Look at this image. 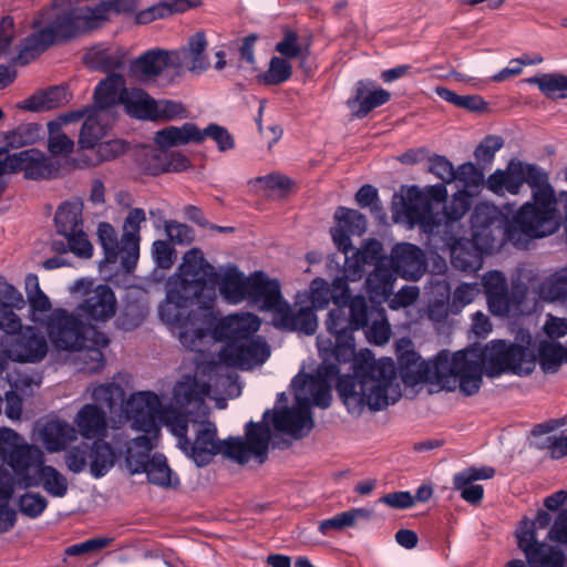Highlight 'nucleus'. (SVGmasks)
<instances>
[{"label": "nucleus", "instance_id": "nucleus-8", "mask_svg": "<svg viewBox=\"0 0 567 567\" xmlns=\"http://www.w3.org/2000/svg\"><path fill=\"white\" fill-rule=\"evenodd\" d=\"M505 213L489 203H478L471 216L472 238L445 239L452 265L462 271H476L483 265V256L497 246L509 243L505 237Z\"/></svg>", "mask_w": 567, "mask_h": 567}, {"label": "nucleus", "instance_id": "nucleus-15", "mask_svg": "<svg viewBox=\"0 0 567 567\" xmlns=\"http://www.w3.org/2000/svg\"><path fill=\"white\" fill-rule=\"evenodd\" d=\"M213 319H215V315H213V317H202V315L195 316L196 324L203 327L212 337L205 340L200 346V349H189L190 351L204 353L206 347L217 340L238 342L254 338L261 324L260 319L256 315L241 312L229 315L220 319L212 330L210 324Z\"/></svg>", "mask_w": 567, "mask_h": 567}, {"label": "nucleus", "instance_id": "nucleus-53", "mask_svg": "<svg viewBox=\"0 0 567 567\" xmlns=\"http://www.w3.org/2000/svg\"><path fill=\"white\" fill-rule=\"evenodd\" d=\"M346 306L349 308V315L355 330L362 329L367 326V323L372 319V310L381 309L380 307H370L363 296L357 295L351 297L350 293Z\"/></svg>", "mask_w": 567, "mask_h": 567}, {"label": "nucleus", "instance_id": "nucleus-30", "mask_svg": "<svg viewBox=\"0 0 567 567\" xmlns=\"http://www.w3.org/2000/svg\"><path fill=\"white\" fill-rule=\"evenodd\" d=\"M396 276L386 264V257L381 258L373 265V270L368 274L364 282L365 291L373 303L385 302L393 293Z\"/></svg>", "mask_w": 567, "mask_h": 567}, {"label": "nucleus", "instance_id": "nucleus-11", "mask_svg": "<svg viewBox=\"0 0 567 567\" xmlns=\"http://www.w3.org/2000/svg\"><path fill=\"white\" fill-rule=\"evenodd\" d=\"M553 518L539 511L534 519L524 518L516 528L518 548L529 567H567V547L549 535ZM504 567H527L520 559H512Z\"/></svg>", "mask_w": 567, "mask_h": 567}, {"label": "nucleus", "instance_id": "nucleus-2", "mask_svg": "<svg viewBox=\"0 0 567 567\" xmlns=\"http://www.w3.org/2000/svg\"><path fill=\"white\" fill-rule=\"evenodd\" d=\"M279 281L262 271L246 276L236 265L228 262L219 267L210 265L198 248L183 256L176 272L166 282L165 300L158 307V317L186 349H200L209 333L196 324L195 306L202 317H213L217 299L229 305L247 301L265 310Z\"/></svg>", "mask_w": 567, "mask_h": 567}, {"label": "nucleus", "instance_id": "nucleus-58", "mask_svg": "<svg viewBox=\"0 0 567 567\" xmlns=\"http://www.w3.org/2000/svg\"><path fill=\"white\" fill-rule=\"evenodd\" d=\"M334 219L352 235L360 236L367 229L364 215L355 209L339 207L334 213Z\"/></svg>", "mask_w": 567, "mask_h": 567}, {"label": "nucleus", "instance_id": "nucleus-29", "mask_svg": "<svg viewBox=\"0 0 567 567\" xmlns=\"http://www.w3.org/2000/svg\"><path fill=\"white\" fill-rule=\"evenodd\" d=\"M148 435H141L130 439L125 434L124 461L131 474H142L151 462L150 453L158 440L159 429L156 432H145Z\"/></svg>", "mask_w": 567, "mask_h": 567}, {"label": "nucleus", "instance_id": "nucleus-41", "mask_svg": "<svg viewBox=\"0 0 567 567\" xmlns=\"http://www.w3.org/2000/svg\"><path fill=\"white\" fill-rule=\"evenodd\" d=\"M86 392L90 394L94 404L100 406L104 405L110 411H112L118 402H121L122 412L125 419L132 423V420L126 415L124 411V404L131 399L134 394L132 393L126 400H124V389L114 382L109 383H93L87 388Z\"/></svg>", "mask_w": 567, "mask_h": 567}, {"label": "nucleus", "instance_id": "nucleus-49", "mask_svg": "<svg viewBox=\"0 0 567 567\" xmlns=\"http://www.w3.org/2000/svg\"><path fill=\"white\" fill-rule=\"evenodd\" d=\"M24 288H25V295L27 300L30 307V310L33 315L35 313H50L53 311L51 310L52 303L50 298L42 291L39 284V278L34 274H29L25 277L24 281Z\"/></svg>", "mask_w": 567, "mask_h": 567}, {"label": "nucleus", "instance_id": "nucleus-55", "mask_svg": "<svg viewBox=\"0 0 567 567\" xmlns=\"http://www.w3.org/2000/svg\"><path fill=\"white\" fill-rule=\"evenodd\" d=\"M150 483L167 487L171 485L172 471L163 454H154L144 472Z\"/></svg>", "mask_w": 567, "mask_h": 567}, {"label": "nucleus", "instance_id": "nucleus-24", "mask_svg": "<svg viewBox=\"0 0 567 567\" xmlns=\"http://www.w3.org/2000/svg\"><path fill=\"white\" fill-rule=\"evenodd\" d=\"M207 45L205 33L196 32L189 37L184 47L168 51L172 59V69L177 74L185 70L193 73L206 71L209 68V60L206 54Z\"/></svg>", "mask_w": 567, "mask_h": 567}, {"label": "nucleus", "instance_id": "nucleus-3", "mask_svg": "<svg viewBox=\"0 0 567 567\" xmlns=\"http://www.w3.org/2000/svg\"><path fill=\"white\" fill-rule=\"evenodd\" d=\"M71 292H81L82 301L74 311L55 308L42 322L52 346L62 351H84V369L97 373L105 367L103 350L110 338L101 326L111 320L117 309V299L107 285H94L80 278Z\"/></svg>", "mask_w": 567, "mask_h": 567}, {"label": "nucleus", "instance_id": "nucleus-20", "mask_svg": "<svg viewBox=\"0 0 567 567\" xmlns=\"http://www.w3.org/2000/svg\"><path fill=\"white\" fill-rule=\"evenodd\" d=\"M386 264L396 277L408 281H417L426 271L427 261L424 251L411 243H396L386 257Z\"/></svg>", "mask_w": 567, "mask_h": 567}, {"label": "nucleus", "instance_id": "nucleus-27", "mask_svg": "<svg viewBox=\"0 0 567 567\" xmlns=\"http://www.w3.org/2000/svg\"><path fill=\"white\" fill-rule=\"evenodd\" d=\"M13 173L23 172L29 179L50 178L56 172L53 161L37 148H28L10 154Z\"/></svg>", "mask_w": 567, "mask_h": 567}, {"label": "nucleus", "instance_id": "nucleus-25", "mask_svg": "<svg viewBox=\"0 0 567 567\" xmlns=\"http://www.w3.org/2000/svg\"><path fill=\"white\" fill-rule=\"evenodd\" d=\"M167 68H172L169 52L162 49H151L131 61L128 74L138 83H153Z\"/></svg>", "mask_w": 567, "mask_h": 567}, {"label": "nucleus", "instance_id": "nucleus-51", "mask_svg": "<svg viewBox=\"0 0 567 567\" xmlns=\"http://www.w3.org/2000/svg\"><path fill=\"white\" fill-rule=\"evenodd\" d=\"M435 93L442 100L471 112H482L487 109V102L480 95H458L444 86H437Z\"/></svg>", "mask_w": 567, "mask_h": 567}, {"label": "nucleus", "instance_id": "nucleus-46", "mask_svg": "<svg viewBox=\"0 0 567 567\" xmlns=\"http://www.w3.org/2000/svg\"><path fill=\"white\" fill-rule=\"evenodd\" d=\"M529 84L537 85L547 97L567 99V75L560 73H543L525 80Z\"/></svg>", "mask_w": 567, "mask_h": 567}, {"label": "nucleus", "instance_id": "nucleus-21", "mask_svg": "<svg viewBox=\"0 0 567 567\" xmlns=\"http://www.w3.org/2000/svg\"><path fill=\"white\" fill-rule=\"evenodd\" d=\"M347 306H336L327 316L326 326L334 338L332 355L338 363H347L355 352L353 332L357 331L352 324L350 315L346 312Z\"/></svg>", "mask_w": 567, "mask_h": 567}, {"label": "nucleus", "instance_id": "nucleus-50", "mask_svg": "<svg viewBox=\"0 0 567 567\" xmlns=\"http://www.w3.org/2000/svg\"><path fill=\"white\" fill-rule=\"evenodd\" d=\"M538 357L545 372H555L564 362H567V348L558 342H542Z\"/></svg>", "mask_w": 567, "mask_h": 567}, {"label": "nucleus", "instance_id": "nucleus-34", "mask_svg": "<svg viewBox=\"0 0 567 567\" xmlns=\"http://www.w3.org/2000/svg\"><path fill=\"white\" fill-rule=\"evenodd\" d=\"M84 60L90 69L111 74L126 65L127 51L121 45L100 43L85 53Z\"/></svg>", "mask_w": 567, "mask_h": 567}, {"label": "nucleus", "instance_id": "nucleus-45", "mask_svg": "<svg viewBox=\"0 0 567 567\" xmlns=\"http://www.w3.org/2000/svg\"><path fill=\"white\" fill-rule=\"evenodd\" d=\"M42 136V126L38 123L21 124L14 130L2 133L0 137L6 143L2 148H20L25 145L34 144Z\"/></svg>", "mask_w": 567, "mask_h": 567}, {"label": "nucleus", "instance_id": "nucleus-18", "mask_svg": "<svg viewBox=\"0 0 567 567\" xmlns=\"http://www.w3.org/2000/svg\"><path fill=\"white\" fill-rule=\"evenodd\" d=\"M82 210V203L65 202L58 208L54 221L58 234L68 240L69 250L79 257L89 258L93 247L83 231Z\"/></svg>", "mask_w": 567, "mask_h": 567}, {"label": "nucleus", "instance_id": "nucleus-52", "mask_svg": "<svg viewBox=\"0 0 567 567\" xmlns=\"http://www.w3.org/2000/svg\"><path fill=\"white\" fill-rule=\"evenodd\" d=\"M291 74L292 66L285 58L272 56L268 70L257 78L258 82L262 84L277 85L286 82Z\"/></svg>", "mask_w": 567, "mask_h": 567}, {"label": "nucleus", "instance_id": "nucleus-28", "mask_svg": "<svg viewBox=\"0 0 567 567\" xmlns=\"http://www.w3.org/2000/svg\"><path fill=\"white\" fill-rule=\"evenodd\" d=\"M383 254V246L377 239L364 240L360 248L348 252L343 265L346 281H358L362 279L367 265H374Z\"/></svg>", "mask_w": 567, "mask_h": 567}, {"label": "nucleus", "instance_id": "nucleus-26", "mask_svg": "<svg viewBox=\"0 0 567 567\" xmlns=\"http://www.w3.org/2000/svg\"><path fill=\"white\" fill-rule=\"evenodd\" d=\"M308 299L313 310H323L332 301L336 306H346L349 300V285L343 278H334L331 284L317 277L311 280Z\"/></svg>", "mask_w": 567, "mask_h": 567}, {"label": "nucleus", "instance_id": "nucleus-36", "mask_svg": "<svg viewBox=\"0 0 567 567\" xmlns=\"http://www.w3.org/2000/svg\"><path fill=\"white\" fill-rule=\"evenodd\" d=\"M84 113V111L69 112L48 123V148L51 154L66 155L73 151L74 142L62 131V126L83 118Z\"/></svg>", "mask_w": 567, "mask_h": 567}, {"label": "nucleus", "instance_id": "nucleus-12", "mask_svg": "<svg viewBox=\"0 0 567 567\" xmlns=\"http://www.w3.org/2000/svg\"><path fill=\"white\" fill-rule=\"evenodd\" d=\"M400 373L406 385L432 383L446 391L460 389L458 367L455 352L440 351L431 360H422L411 340L402 338L395 344Z\"/></svg>", "mask_w": 567, "mask_h": 567}, {"label": "nucleus", "instance_id": "nucleus-19", "mask_svg": "<svg viewBox=\"0 0 567 567\" xmlns=\"http://www.w3.org/2000/svg\"><path fill=\"white\" fill-rule=\"evenodd\" d=\"M16 485L23 489L41 486L48 495L55 498L64 497L69 491L66 476L54 466L45 464L43 452L41 463L32 462V470H27Z\"/></svg>", "mask_w": 567, "mask_h": 567}, {"label": "nucleus", "instance_id": "nucleus-47", "mask_svg": "<svg viewBox=\"0 0 567 567\" xmlns=\"http://www.w3.org/2000/svg\"><path fill=\"white\" fill-rule=\"evenodd\" d=\"M539 295L551 302L567 299V266L559 268L542 282Z\"/></svg>", "mask_w": 567, "mask_h": 567}, {"label": "nucleus", "instance_id": "nucleus-14", "mask_svg": "<svg viewBox=\"0 0 567 567\" xmlns=\"http://www.w3.org/2000/svg\"><path fill=\"white\" fill-rule=\"evenodd\" d=\"M482 287L488 311L499 318H507L520 311L526 300L527 289L522 284L508 287L505 275L499 270H489L482 277Z\"/></svg>", "mask_w": 567, "mask_h": 567}, {"label": "nucleus", "instance_id": "nucleus-35", "mask_svg": "<svg viewBox=\"0 0 567 567\" xmlns=\"http://www.w3.org/2000/svg\"><path fill=\"white\" fill-rule=\"evenodd\" d=\"M40 439L44 449L50 453L64 451L69 444L78 439L74 426L64 420L48 421L40 431Z\"/></svg>", "mask_w": 567, "mask_h": 567}, {"label": "nucleus", "instance_id": "nucleus-56", "mask_svg": "<svg viewBox=\"0 0 567 567\" xmlns=\"http://www.w3.org/2000/svg\"><path fill=\"white\" fill-rule=\"evenodd\" d=\"M436 289L440 290V295L442 298L430 301L426 310V316L433 323H442L446 320L449 312L451 310V289L447 284L436 285Z\"/></svg>", "mask_w": 567, "mask_h": 567}, {"label": "nucleus", "instance_id": "nucleus-6", "mask_svg": "<svg viewBox=\"0 0 567 567\" xmlns=\"http://www.w3.org/2000/svg\"><path fill=\"white\" fill-rule=\"evenodd\" d=\"M520 342L494 339L485 346H472L455 352L458 367L460 391L466 395L477 393L483 374L498 378L506 373L528 375L535 369V357L529 349L532 337L519 333Z\"/></svg>", "mask_w": 567, "mask_h": 567}, {"label": "nucleus", "instance_id": "nucleus-16", "mask_svg": "<svg viewBox=\"0 0 567 567\" xmlns=\"http://www.w3.org/2000/svg\"><path fill=\"white\" fill-rule=\"evenodd\" d=\"M270 300L264 311L272 315V324L280 330L289 332H299L306 336H312L318 328V318L311 307H301L293 310L288 301L281 295V287L278 284L274 289Z\"/></svg>", "mask_w": 567, "mask_h": 567}, {"label": "nucleus", "instance_id": "nucleus-60", "mask_svg": "<svg viewBox=\"0 0 567 567\" xmlns=\"http://www.w3.org/2000/svg\"><path fill=\"white\" fill-rule=\"evenodd\" d=\"M481 286L478 282H462L458 285L453 293L451 300V311L458 313L463 308L474 301V299L481 292Z\"/></svg>", "mask_w": 567, "mask_h": 567}, {"label": "nucleus", "instance_id": "nucleus-1", "mask_svg": "<svg viewBox=\"0 0 567 567\" xmlns=\"http://www.w3.org/2000/svg\"><path fill=\"white\" fill-rule=\"evenodd\" d=\"M212 384L204 380L183 375L173 388V406H164L161 398L152 391L135 392L124 404L126 415L132 420V429L141 432H156L165 425L177 437V446L197 466L207 465L215 455L246 464L256 460L259 464L267 458L271 431L266 423L246 424V440L217 437L216 424L209 421L205 399L210 396Z\"/></svg>", "mask_w": 567, "mask_h": 567}, {"label": "nucleus", "instance_id": "nucleus-57", "mask_svg": "<svg viewBox=\"0 0 567 567\" xmlns=\"http://www.w3.org/2000/svg\"><path fill=\"white\" fill-rule=\"evenodd\" d=\"M186 117L187 111L181 102L171 100H154L151 121H174L177 118Z\"/></svg>", "mask_w": 567, "mask_h": 567}, {"label": "nucleus", "instance_id": "nucleus-40", "mask_svg": "<svg viewBox=\"0 0 567 567\" xmlns=\"http://www.w3.org/2000/svg\"><path fill=\"white\" fill-rule=\"evenodd\" d=\"M69 101V93L63 86H53L40 91L18 104L19 109L42 112L59 107Z\"/></svg>", "mask_w": 567, "mask_h": 567}, {"label": "nucleus", "instance_id": "nucleus-7", "mask_svg": "<svg viewBox=\"0 0 567 567\" xmlns=\"http://www.w3.org/2000/svg\"><path fill=\"white\" fill-rule=\"evenodd\" d=\"M523 183L532 189V199L520 206L512 220L506 217L505 237L519 249H526L533 239L553 235L560 225L557 199L548 176L534 164L517 163Z\"/></svg>", "mask_w": 567, "mask_h": 567}, {"label": "nucleus", "instance_id": "nucleus-13", "mask_svg": "<svg viewBox=\"0 0 567 567\" xmlns=\"http://www.w3.org/2000/svg\"><path fill=\"white\" fill-rule=\"evenodd\" d=\"M447 190L444 185L431 187L429 194L422 192L417 186L408 187L393 200V218L395 223L403 224L408 228L420 226L423 233L429 235L440 234L441 224L432 210L430 197L435 200H445Z\"/></svg>", "mask_w": 567, "mask_h": 567}, {"label": "nucleus", "instance_id": "nucleus-38", "mask_svg": "<svg viewBox=\"0 0 567 567\" xmlns=\"http://www.w3.org/2000/svg\"><path fill=\"white\" fill-rule=\"evenodd\" d=\"M154 142L162 151L189 143L200 144L199 127L190 122L182 126H167L155 133Z\"/></svg>", "mask_w": 567, "mask_h": 567}, {"label": "nucleus", "instance_id": "nucleus-48", "mask_svg": "<svg viewBox=\"0 0 567 567\" xmlns=\"http://www.w3.org/2000/svg\"><path fill=\"white\" fill-rule=\"evenodd\" d=\"M371 315L372 319L364 327L365 338L370 343L383 346L389 342L392 334L385 310L383 308L374 309Z\"/></svg>", "mask_w": 567, "mask_h": 567}, {"label": "nucleus", "instance_id": "nucleus-10", "mask_svg": "<svg viewBox=\"0 0 567 567\" xmlns=\"http://www.w3.org/2000/svg\"><path fill=\"white\" fill-rule=\"evenodd\" d=\"M290 385L295 395V406L277 409L271 421L276 431L301 439L313 426L310 408L315 405L327 409L332 396L324 382H320L313 374L300 372L293 377Z\"/></svg>", "mask_w": 567, "mask_h": 567}, {"label": "nucleus", "instance_id": "nucleus-43", "mask_svg": "<svg viewBox=\"0 0 567 567\" xmlns=\"http://www.w3.org/2000/svg\"><path fill=\"white\" fill-rule=\"evenodd\" d=\"M16 486L11 475L0 465V534L11 529L17 522V512L8 504Z\"/></svg>", "mask_w": 567, "mask_h": 567}, {"label": "nucleus", "instance_id": "nucleus-39", "mask_svg": "<svg viewBox=\"0 0 567 567\" xmlns=\"http://www.w3.org/2000/svg\"><path fill=\"white\" fill-rule=\"evenodd\" d=\"M390 96V92L382 87L370 90L363 82H359L357 94L348 104L354 116L362 118L375 107L385 104Z\"/></svg>", "mask_w": 567, "mask_h": 567}, {"label": "nucleus", "instance_id": "nucleus-4", "mask_svg": "<svg viewBox=\"0 0 567 567\" xmlns=\"http://www.w3.org/2000/svg\"><path fill=\"white\" fill-rule=\"evenodd\" d=\"M350 361L352 374L340 375L338 364L324 360L313 375L324 382L330 393L331 384L336 382L339 395L351 415L360 416L365 410L383 411L400 400L401 388L392 358L375 359L374 353L364 348L354 352Z\"/></svg>", "mask_w": 567, "mask_h": 567}, {"label": "nucleus", "instance_id": "nucleus-17", "mask_svg": "<svg viewBox=\"0 0 567 567\" xmlns=\"http://www.w3.org/2000/svg\"><path fill=\"white\" fill-rule=\"evenodd\" d=\"M41 457L39 446L28 443L10 427H0V460L12 470L14 484L27 470H32V462L41 463Z\"/></svg>", "mask_w": 567, "mask_h": 567}, {"label": "nucleus", "instance_id": "nucleus-32", "mask_svg": "<svg viewBox=\"0 0 567 567\" xmlns=\"http://www.w3.org/2000/svg\"><path fill=\"white\" fill-rule=\"evenodd\" d=\"M126 90V82L123 75L118 73L109 74L99 82L94 90V106L92 110L105 112L106 115L114 116L112 107L122 105Z\"/></svg>", "mask_w": 567, "mask_h": 567}, {"label": "nucleus", "instance_id": "nucleus-33", "mask_svg": "<svg viewBox=\"0 0 567 567\" xmlns=\"http://www.w3.org/2000/svg\"><path fill=\"white\" fill-rule=\"evenodd\" d=\"M76 432L86 440H96L105 436L109 427L107 412L94 403L84 404L73 420Z\"/></svg>", "mask_w": 567, "mask_h": 567}, {"label": "nucleus", "instance_id": "nucleus-61", "mask_svg": "<svg viewBox=\"0 0 567 567\" xmlns=\"http://www.w3.org/2000/svg\"><path fill=\"white\" fill-rule=\"evenodd\" d=\"M200 134V143L205 141V138H212L216 145L218 151L227 152L235 147V141L233 135L228 132V130L219 124L212 123L206 126L204 130L199 128Z\"/></svg>", "mask_w": 567, "mask_h": 567}, {"label": "nucleus", "instance_id": "nucleus-22", "mask_svg": "<svg viewBox=\"0 0 567 567\" xmlns=\"http://www.w3.org/2000/svg\"><path fill=\"white\" fill-rule=\"evenodd\" d=\"M125 433L114 432L110 440H94L89 447V470L93 478L104 477L123 456Z\"/></svg>", "mask_w": 567, "mask_h": 567}, {"label": "nucleus", "instance_id": "nucleus-63", "mask_svg": "<svg viewBox=\"0 0 567 567\" xmlns=\"http://www.w3.org/2000/svg\"><path fill=\"white\" fill-rule=\"evenodd\" d=\"M147 315V307L141 305H126L123 313L117 319V327L122 330L130 331L138 327Z\"/></svg>", "mask_w": 567, "mask_h": 567}, {"label": "nucleus", "instance_id": "nucleus-23", "mask_svg": "<svg viewBox=\"0 0 567 567\" xmlns=\"http://www.w3.org/2000/svg\"><path fill=\"white\" fill-rule=\"evenodd\" d=\"M1 346L8 351L12 361L39 362L48 352L45 338L31 326H27L13 337H2Z\"/></svg>", "mask_w": 567, "mask_h": 567}, {"label": "nucleus", "instance_id": "nucleus-42", "mask_svg": "<svg viewBox=\"0 0 567 567\" xmlns=\"http://www.w3.org/2000/svg\"><path fill=\"white\" fill-rule=\"evenodd\" d=\"M523 184L517 163H511L507 171H495L487 179V188L497 195L505 192L517 195Z\"/></svg>", "mask_w": 567, "mask_h": 567}, {"label": "nucleus", "instance_id": "nucleus-44", "mask_svg": "<svg viewBox=\"0 0 567 567\" xmlns=\"http://www.w3.org/2000/svg\"><path fill=\"white\" fill-rule=\"evenodd\" d=\"M154 99L145 91L136 87H127L122 105L127 114L141 120L152 118Z\"/></svg>", "mask_w": 567, "mask_h": 567}, {"label": "nucleus", "instance_id": "nucleus-62", "mask_svg": "<svg viewBox=\"0 0 567 567\" xmlns=\"http://www.w3.org/2000/svg\"><path fill=\"white\" fill-rule=\"evenodd\" d=\"M145 221V210L142 208H132L124 219L122 241L140 243L141 225Z\"/></svg>", "mask_w": 567, "mask_h": 567}, {"label": "nucleus", "instance_id": "nucleus-59", "mask_svg": "<svg viewBox=\"0 0 567 567\" xmlns=\"http://www.w3.org/2000/svg\"><path fill=\"white\" fill-rule=\"evenodd\" d=\"M472 204L471 195L466 190L456 192L449 204L444 207V213L450 223L447 227H453L470 209Z\"/></svg>", "mask_w": 567, "mask_h": 567}, {"label": "nucleus", "instance_id": "nucleus-9", "mask_svg": "<svg viewBox=\"0 0 567 567\" xmlns=\"http://www.w3.org/2000/svg\"><path fill=\"white\" fill-rule=\"evenodd\" d=\"M270 357V348L261 337H254L238 342H226L217 355V360L197 362L192 379L204 380L212 384L214 393H226L230 396L239 395L237 374L233 370L238 368L249 370L265 363Z\"/></svg>", "mask_w": 567, "mask_h": 567}, {"label": "nucleus", "instance_id": "nucleus-54", "mask_svg": "<svg viewBox=\"0 0 567 567\" xmlns=\"http://www.w3.org/2000/svg\"><path fill=\"white\" fill-rule=\"evenodd\" d=\"M97 237L104 250V260L115 262L120 255V244L117 233L109 223H100L97 227Z\"/></svg>", "mask_w": 567, "mask_h": 567}, {"label": "nucleus", "instance_id": "nucleus-37", "mask_svg": "<svg viewBox=\"0 0 567 567\" xmlns=\"http://www.w3.org/2000/svg\"><path fill=\"white\" fill-rule=\"evenodd\" d=\"M83 111L85 112L83 116L85 121L80 132L79 143L83 148H93L106 135L114 116H109L105 112L92 109H84Z\"/></svg>", "mask_w": 567, "mask_h": 567}, {"label": "nucleus", "instance_id": "nucleus-5", "mask_svg": "<svg viewBox=\"0 0 567 567\" xmlns=\"http://www.w3.org/2000/svg\"><path fill=\"white\" fill-rule=\"evenodd\" d=\"M135 6V0H110L94 7H78L74 0H53L34 19L35 31L23 40L19 61L27 64L55 41L99 28L110 19L112 12H131Z\"/></svg>", "mask_w": 567, "mask_h": 567}, {"label": "nucleus", "instance_id": "nucleus-64", "mask_svg": "<svg viewBox=\"0 0 567 567\" xmlns=\"http://www.w3.org/2000/svg\"><path fill=\"white\" fill-rule=\"evenodd\" d=\"M18 506L23 515L30 518H37L41 516L48 507V501L39 493H25L20 496Z\"/></svg>", "mask_w": 567, "mask_h": 567}, {"label": "nucleus", "instance_id": "nucleus-31", "mask_svg": "<svg viewBox=\"0 0 567 567\" xmlns=\"http://www.w3.org/2000/svg\"><path fill=\"white\" fill-rule=\"evenodd\" d=\"M495 470L492 466L467 467L453 477L454 488L460 492L461 497L470 504H478L484 496V488L476 481L494 477Z\"/></svg>", "mask_w": 567, "mask_h": 567}]
</instances>
